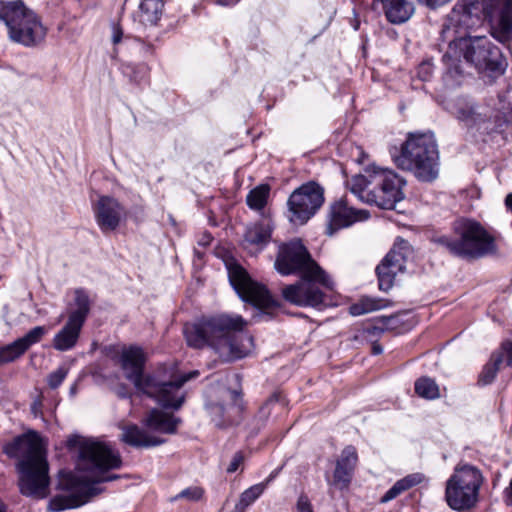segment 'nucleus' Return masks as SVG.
I'll return each mask as SVG.
<instances>
[{
  "label": "nucleus",
  "instance_id": "1",
  "mask_svg": "<svg viewBox=\"0 0 512 512\" xmlns=\"http://www.w3.org/2000/svg\"><path fill=\"white\" fill-rule=\"evenodd\" d=\"M79 460L81 470L90 472L93 479H88L80 473L60 470L57 489L68 491L69 494L54 496L49 502L51 511L61 512L78 508L103 491L99 484L119 478L117 474L103 476L109 470L120 468L122 464L119 453L104 443L84 441L79 448Z\"/></svg>",
  "mask_w": 512,
  "mask_h": 512
},
{
  "label": "nucleus",
  "instance_id": "2",
  "mask_svg": "<svg viewBox=\"0 0 512 512\" xmlns=\"http://www.w3.org/2000/svg\"><path fill=\"white\" fill-rule=\"evenodd\" d=\"M274 266L283 276L301 274L299 281L282 290L283 298L291 304L318 307L324 302V293L320 286L333 289L334 282L312 259L300 239H293L279 246Z\"/></svg>",
  "mask_w": 512,
  "mask_h": 512
},
{
  "label": "nucleus",
  "instance_id": "3",
  "mask_svg": "<svg viewBox=\"0 0 512 512\" xmlns=\"http://www.w3.org/2000/svg\"><path fill=\"white\" fill-rule=\"evenodd\" d=\"M240 315L219 314L202 317L184 325L183 333L189 347L212 348L225 362L246 357L253 349V337L245 330Z\"/></svg>",
  "mask_w": 512,
  "mask_h": 512
},
{
  "label": "nucleus",
  "instance_id": "4",
  "mask_svg": "<svg viewBox=\"0 0 512 512\" xmlns=\"http://www.w3.org/2000/svg\"><path fill=\"white\" fill-rule=\"evenodd\" d=\"M485 21L490 25L493 38L502 44L509 43L512 40V0L458 1L442 25L441 40L451 43L455 36H468Z\"/></svg>",
  "mask_w": 512,
  "mask_h": 512
},
{
  "label": "nucleus",
  "instance_id": "5",
  "mask_svg": "<svg viewBox=\"0 0 512 512\" xmlns=\"http://www.w3.org/2000/svg\"><path fill=\"white\" fill-rule=\"evenodd\" d=\"M145 354L138 346L123 349L119 363L125 378L133 383L134 387L155 399L164 409L179 410L185 402V393L182 386L199 375L198 370L176 375L171 368L169 374L160 371L154 374H144Z\"/></svg>",
  "mask_w": 512,
  "mask_h": 512
},
{
  "label": "nucleus",
  "instance_id": "6",
  "mask_svg": "<svg viewBox=\"0 0 512 512\" xmlns=\"http://www.w3.org/2000/svg\"><path fill=\"white\" fill-rule=\"evenodd\" d=\"M2 450L8 458L16 460L20 493L34 499L46 498L50 486L49 463L39 434L29 430L6 442Z\"/></svg>",
  "mask_w": 512,
  "mask_h": 512
},
{
  "label": "nucleus",
  "instance_id": "7",
  "mask_svg": "<svg viewBox=\"0 0 512 512\" xmlns=\"http://www.w3.org/2000/svg\"><path fill=\"white\" fill-rule=\"evenodd\" d=\"M349 183L351 192L361 201L382 209H394L404 199L406 181L390 169L371 165Z\"/></svg>",
  "mask_w": 512,
  "mask_h": 512
},
{
  "label": "nucleus",
  "instance_id": "8",
  "mask_svg": "<svg viewBox=\"0 0 512 512\" xmlns=\"http://www.w3.org/2000/svg\"><path fill=\"white\" fill-rule=\"evenodd\" d=\"M395 165L412 172L422 182H432L439 172V152L432 133H409L400 149L390 150Z\"/></svg>",
  "mask_w": 512,
  "mask_h": 512
},
{
  "label": "nucleus",
  "instance_id": "9",
  "mask_svg": "<svg viewBox=\"0 0 512 512\" xmlns=\"http://www.w3.org/2000/svg\"><path fill=\"white\" fill-rule=\"evenodd\" d=\"M453 232L454 237L435 235L431 242L466 260L480 259L497 250L494 237L475 220L462 218L455 221Z\"/></svg>",
  "mask_w": 512,
  "mask_h": 512
},
{
  "label": "nucleus",
  "instance_id": "10",
  "mask_svg": "<svg viewBox=\"0 0 512 512\" xmlns=\"http://www.w3.org/2000/svg\"><path fill=\"white\" fill-rule=\"evenodd\" d=\"M0 21L5 23L10 40L24 47H37L46 38L41 19L20 0L0 2Z\"/></svg>",
  "mask_w": 512,
  "mask_h": 512
},
{
  "label": "nucleus",
  "instance_id": "11",
  "mask_svg": "<svg viewBox=\"0 0 512 512\" xmlns=\"http://www.w3.org/2000/svg\"><path fill=\"white\" fill-rule=\"evenodd\" d=\"M226 268L229 282L239 298L258 310L254 318L271 319L274 311L279 308V303L271 296L268 289L253 281L246 270L236 261L226 262Z\"/></svg>",
  "mask_w": 512,
  "mask_h": 512
},
{
  "label": "nucleus",
  "instance_id": "12",
  "mask_svg": "<svg viewBox=\"0 0 512 512\" xmlns=\"http://www.w3.org/2000/svg\"><path fill=\"white\" fill-rule=\"evenodd\" d=\"M447 44L451 51L458 52L467 63L480 72L501 73L505 69L501 50L485 36H455V41Z\"/></svg>",
  "mask_w": 512,
  "mask_h": 512
},
{
  "label": "nucleus",
  "instance_id": "13",
  "mask_svg": "<svg viewBox=\"0 0 512 512\" xmlns=\"http://www.w3.org/2000/svg\"><path fill=\"white\" fill-rule=\"evenodd\" d=\"M481 483L482 475L476 467L469 464L457 466L446 484L447 504L458 511L471 508L477 501Z\"/></svg>",
  "mask_w": 512,
  "mask_h": 512
},
{
  "label": "nucleus",
  "instance_id": "14",
  "mask_svg": "<svg viewBox=\"0 0 512 512\" xmlns=\"http://www.w3.org/2000/svg\"><path fill=\"white\" fill-rule=\"evenodd\" d=\"M74 305L75 308L68 313L67 322L53 337L52 346L57 351L65 352L73 349L80 338L91 308L89 296L84 289L75 290Z\"/></svg>",
  "mask_w": 512,
  "mask_h": 512
},
{
  "label": "nucleus",
  "instance_id": "15",
  "mask_svg": "<svg viewBox=\"0 0 512 512\" xmlns=\"http://www.w3.org/2000/svg\"><path fill=\"white\" fill-rule=\"evenodd\" d=\"M324 203V190L316 182H307L294 190L287 200L288 218L294 224L303 225Z\"/></svg>",
  "mask_w": 512,
  "mask_h": 512
},
{
  "label": "nucleus",
  "instance_id": "16",
  "mask_svg": "<svg viewBox=\"0 0 512 512\" xmlns=\"http://www.w3.org/2000/svg\"><path fill=\"white\" fill-rule=\"evenodd\" d=\"M410 254L409 242L398 237L393 247L375 269L381 291L388 292L394 286L396 276L405 271Z\"/></svg>",
  "mask_w": 512,
  "mask_h": 512
},
{
  "label": "nucleus",
  "instance_id": "17",
  "mask_svg": "<svg viewBox=\"0 0 512 512\" xmlns=\"http://www.w3.org/2000/svg\"><path fill=\"white\" fill-rule=\"evenodd\" d=\"M93 212L96 223L103 233L116 230L126 217L125 207L116 198L106 195L99 197L93 205Z\"/></svg>",
  "mask_w": 512,
  "mask_h": 512
},
{
  "label": "nucleus",
  "instance_id": "18",
  "mask_svg": "<svg viewBox=\"0 0 512 512\" xmlns=\"http://www.w3.org/2000/svg\"><path fill=\"white\" fill-rule=\"evenodd\" d=\"M369 217L366 210H356L349 207L345 200L336 201L330 208L328 233L332 235L335 231L349 227L359 220Z\"/></svg>",
  "mask_w": 512,
  "mask_h": 512
},
{
  "label": "nucleus",
  "instance_id": "19",
  "mask_svg": "<svg viewBox=\"0 0 512 512\" xmlns=\"http://www.w3.org/2000/svg\"><path fill=\"white\" fill-rule=\"evenodd\" d=\"M504 360L507 366L512 367V341L510 340L502 342L500 348L491 354L489 361L484 365L479 375V384L483 386L491 384Z\"/></svg>",
  "mask_w": 512,
  "mask_h": 512
},
{
  "label": "nucleus",
  "instance_id": "20",
  "mask_svg": "<svg viewBox=\"0 0 512 512\" xmlns=\"http://www.w3.org/2000/svg\"><path fill=\"white\" fill-rule=\"evenodd\" d=\"M357 460L358 456L353 446H347L343 449L340 458L336 462L333 474V485L341 490L348 488L353 477Z\"/></svg>",
  "mask_w": 512,
  "mask_h": 512
},
{
  "label": "nucleus",
  "instance_id": "21",
  "mask_svg": "<svg viewBox=\"0 0 512 512\" xmlns=\"http://www.w3.org/2000/svg\"><path fill=\"white\" fill-rule=\"evenodd\" d=\"M461 55L450 49L443 55L444 71L442 80L447 88H456L460 86L465 78L461 65Z\"/></svg>",
  "mask_w": 512,
  "mask_h": 512
},
{
  "label": "nucleus",
  "instance_id": "22",
  "mask_svg": "<svg viewBox=\"0 0 512 512\" xmlns=\"http://www.w3.org/2000/svg\"><path fill=\"white\" fill-rule=\"evenodd\" d=\"M181 422V418L154 408L149 411L147 417L143 421V424L153 431L174 434Z\"/></svg>",
  "mask_w": 512,
  "mask_h": 512
},
{
  "label": "nucleus",
  "instance_id": "23",
  "mask_svg": "<svg viewBox=\"0 0 512 512\" xmlns=\"http://www.w3.org/2000/svg\"><path fill=\"white\" fill-rule=\"evenodd\" d=\"M122 430L121 440L132 447L149 448L164 443L163 439L149 436L143 429L135 424L124 426Z\"/></svg>",
  "mask_w": 512,
  "mask_h": 512
},
{
  "label": "nucleus",
  "instance_id": "24",
  "mask_svg": "<svg viewBox=\"0 0 512 512\" xmlns=\"http://www.w3.org/2000/svg\"><path fill=\"white\" fill-rule=\"evenodd\" d=\"M272 231L271 220L263 219L248 226L244 238L247 243L263 249L270 242Z\"/></svg>",
  "mask_w": 512,
  "mask_h": 512
},
{
  "label": "nucleus",
  "instance_id": "25",
  "mask_svg": "<svg viewBox=\"0 0 512 512\" xmlns=\"http://www.w3.org/2000/svg\"><path fill=\"white\" fill-rule=\"evenodd\" d=\"M278 469L270 473V475L261 483L255 484L240 495L239 501L235 504L234 512H245L266 490L267 486L277 476Z\"/></svg>",
  "mask_w": 512,
  "mask_h": 512
},
{
  "label": "nucleus",
  "instance_id": "26",
  "mask_svg": "<svg viewBox=\"0 0 512 512\" xmlns=\"http://www.w3.org/2000/svg\"><path fill=\"white\" fill-rule=\"evenodd\" d=\"M163 0H141L139 5V22L144 27L156 26L161 19Z\"/></svg>",
  "mask_w": 512,
  "mask_h": 512
},
{
  "label": "nucleus",
  "instance_id": "27",
  "mask_svg": "<svg viewBox=\"0 0 512 512\" xmlns=\"http://www.w3.org/2000/svg\"><path fill=\"white\" fill-rule=\"evenodd\" d=\"M425 479V476L422 473H412L409 474L394 483V485L382 496L381 502L387 503L401 493L409 490L410 488L421 484Z\"/></svg>",
  "mask_w": 512,
  "mask_h": 512
},
{
  "label": "nucleus",
  "instance_id": "28",
  "mask_svg": "<svg viewBox=\"0 0 512 512\" xmlns=\"http://www.w3.org/2000/svg\"><path fill=\"white\" fill-rule=\"evenodd\" d=\"M270 186L268 184H260L249 191L246 196L247 206L255 211H261L265 208L270 195Z\"/></svg>",
  "mask_w": 512,
  "mask_h": 512
},
{
  "label": "nucleus",
  "instance_id": "29",
  "mask_svg": "<svg viewBox=\"0 0 512 512\" xmlns=\"http://www.w3.org/2000/svg\"><path fill=\"white\" fill-rule=\"evenodd\" d=\"M123 39V31L122 29L114 25L113 26V34H112V42L116 45L119 44ZM124 43L127 47L134 48L139 51L142 56H146L152 53L153 47L151 44H147L144 41L138 38H131L129 36L124 37Z\"/></svg>",
  "mask_w": 512,
  "mask_h": 512
},
{
  "label": "nucleus",
  "instance_id": "30",
  "mask_svg": "<svg viewBox=\"0 0 512 512\" xmlns=\"http://www.w3.org/2000/svg\"><path fill=\"white\" fill-rule=\"evenodd\" d=\"M415 393L424 399L435 400L440 397V389L434 379L430 377H421L416 380L414 385Z\"/></svg>",
  "mask_w": 512,
  "mask_h": 512
},
{
  "label": "nucleus",
  "instance_id": "31",
  "mask_svg": "<svg viewBox=\"0 0 512 512\" xmlns=\"http://www.w3.org/2000/svg\"><path fill=\"white\" fill-rule=\"evenodd\" d=\"M122 72L131 82L140 85L146 83L149 74V67L143 62L137 64L125 63L122 66Z\"/></svg>",
  "mask_w": 512,
  "mask_h": 512
},
{
  "label": "nucleus",
  "instance_id": "32",
  "mask_svg": "<svg viewBox=\"0 0 512 512\" xmlns=\"http://www.w3.org/2000/svg\"><path fill=\"white\" fill-rule=\"evenodd\" d=\"M205 407L217 427L223 428L232 423L227 408L222 402H209Z\"/></svg>",
  "mask_w": 512,
  "mask_h": 512
},
{
  "label": "nucleus",
  "instance_id": "33",
  "mask_svg": "<svg viewBox=\"0 0 512 512\" xmlns=\"http://www.w3.org/2000/svg\"><path fill=\"white\" fill-rule=\"evenodd\" d=\"M386 305L383 304V300H377L373 298H364L360 303L353 304L350 307V313L353 316L363 315L375 310H379Z\"/></svg>",
  "mask_w": 512,
  "mask_h": 512
},
{
  "label": "nucleus",
  "instance_id": "34",
  "mask_svg": "<svg viewBox=\"0 0 512 512\" xmlns=\"http://www.w3.org/2000/svg\"><path fill=\"white\" fill-rule=\"evenodd\" d=\"M25 353V350L16 339L14 342L0 347V365L15 361Z\"/></svg>",
  "mask_w": 512,
  "mask_h": 512
},
{
  "label": "nucleus",
  "instance_id": "35",
  "mask_svg": "<svg viewBox=\"0 0 512 512\" xmlns=\"http://www.w3.org/2000/svg\"><path fill=\"white\" fill-rule=\"evenodd\" d=\"M46 332L47 329L44 326H36L29 330L23 337H20L17 340L26 352L32 345L40 342Z\"/></svg>",
  "mask_w": 512,
  "mask_h": 512
},
{
  "label": "nucleus",
  "instance_id": "36",
  "mask_svg": "<svg viewBox=\"0 0 512 512\" xmlns=\"http://www.w3.org/2000/svg\"><path fill=\"white\" fill-rule=\"evenodd\" d=\"M203 495H204V490L201 487L191 486V487L183 489L177 495L172 497L170 499V501L174 502L176 500L184 499L188 502H197V501L201 500Z\"/></svg>",
  "mask_w": 512,
  "mask_h": 512
},
{
  "label": "nucleus",
  "instance_id": "37",
  "mask_svg": "<svg viewBox=\"0 0 512 512\" xmlns=\"http://www.w3.org/2000/svg\"><path fill=\"white\" fill-rule=\"evenodd\" d=\"M69 372V369L62 365L59 366L55 371L51 372L47 376V384L51 389L58 388L65 380Z\"/></svg>",
  "mask_w": 512,
  "mask_h": 512
},
{
  "label": "nucleus",
  "instance_id": "38",
  "mask_svg": "<svg viewBox=\"0 0 512 512\" xmlns=\"http://www.w3.org/2000/svg\"><path fill=\"white\" fill-rule=\"evenodd\" d=\"M434 71V64L430 60H424L420 63L417 69V76L422 81H428Z\"/></svg>",
  "mask_w": 512,
  "mask_h": 512
},
{
  "label": "nucleus",
  "instance_id": "39",
  "mask_svg": "<svg viewBox=\"0 0 512 512\" xmlns=\"http://www.w3.org/2000/svg\"><path fill=\"white\" fill-rule=\"evenodd\" d=\"M296 512H314L308 496L301 494L296 503Z\"/></svg>",
  "mask_w": 512,
  "mask_h": 512
},
{
  "label": "nucleus",
  "instance_id": "40",
  "mask_svg": "<svg viewBox=\"0 0 512 512\" xmlns=\"http://www.w3.org/2000/svg\"><path fill=\"white\" fill-rule=\"evenodd\" d=\"M244 461V455L242 452H236L232 459H231V462L230 464L228 465L227 467V472L228 473H234L238 470V468L241 466V464L243 463Z\"/></svg>",
  "mask_w": 512,
  "mask_h": 512
},
{
  "label": "nucleus",
  "instance_id": "41",
  "mask_svg": "<svg viewBox=\"0 0 512 512\" xmlns=\"http://www.w3.org/2000/svg\"><path fill=\"white\" fill-rule=\"evenodd\" d=\"M276 400H277V397H276V395H274L269 400H267V402L260 408L259 413H258V418L261 421V425L264 424L265 420L268 418V416L270 414L269 406L271 405L272 402H274Z\"/></svg>",
  "mask_w": 512,
  "mask_h": 512
},
{
  "label": "nucleus",
  "instance_id": "42",
  "mask_svg": "<svg viewBox=\"0 0 512 512\" xmlns=\"http://www.w3.org/2000/svg\"><path fill=\"white\" fill-rule=\"evenodd\" d=\"M503 500L507 506H512V477L509 486L503 491Z\"/></svg>",
  "mask_w": 512,
  "mask_h": 512
},
{
  "label": "nucleus",
  "instance_id": "43",
  "mask_svg": "<svg viewBox=\"0 0 512 512\" xmlns=\"http://www.w3.org/2000/svg\"><path fill=\"white\" fill-rule=\"evenodd\" d=\"M116 394L121 399H127L131 397V392L129 391L128 387L124 384L119 385L116 388Z\"/></svg>",
  "mask_w": 512,
  "mask_h": 512
},
{
  "label": "nucleus",
  "instance_id": "44",
  "mask_svg": "<svg viewBox=\"0 0 512 512\" xmlns=\"http://www.w3.org/2000/svg\"><path fill=\"white\" fill-rule=\"evenodd\" d=\"M212 2L221 6H232L238 3L240 0H211Z\"/></svg>",
  "mask_w": 512,
  "mask_h": 512
},
{
  "label": "nucleus",
  "instance_id": "45",
  "mask_svg": "<svg viewBox=\"0 0 512 512\" xmlns=\"http://www.w3.org/2000/svg\"><path fill=\"white\" fill-rule=\"evenodd\" d=\"M365 331L371 335H379L383 332V329L376 326H371L366 328Z\"/></svg>",
  "mask_w": 512,
  "mask_h": 512
},
{
  "label": "nucleus",
  "instance_id": "46",
  "mask_svg": "<svg viewBox=\"0 0 512 512\" xmlns=\"http://www.w3.org/2000/svg\"><path fill=\"white\" fill-rule=\"evenodd\" d=\"M382 352H383V347L379 343H377V342L373 343V345H372V354L373 355H380Z\"/></svg>",
  "mask_w": 512,
  "mask_h": 512
},
{
  "label": "nucleus",
  "instance_id": "47",
  "mask_svg": "<svg viewBox=\"0 0 512 512\" xmlns=\"http://www.w3.org/2000/svg\"><path fill=\"white\" fill-rule=\"evenodd\" d=\"M226 394L232 399V400H236L240 393L236 390H226Z\"/></svg>",
  "mask_w": 512,
  "mask_h": 512
},
{
  "label": "nucleus",
  "instance_id": "48",
  "mask_svg": "<svg viewBox=\"0 0 512 512\" xmlns=\"http://www.w3.org/2000/svg\"><path fill=\"white\" fill-rule=\"evenodd\" d=\"M0 512H7L6 505L0 501Z\"/></svg>",
  "mask_w": 512,
  "mask_h": 512
},
{
  "label": "nucleus",
  "instance_id": "49",
  "mask_svg": "<svg viewBox=\"0 0 512 512\" xmlns=\"http://www.w3.org/2000/svg\"><path fill=\"white\" fill-rule=\"evenodd\" d=\"M75 391H76V386H75V385H73V386L70 388V393H71V394H74V393H75Z\"/></svg>",
  "mask_w": 512,
  "mask_h": 512
}]
</instances>
